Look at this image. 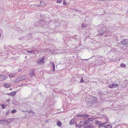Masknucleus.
Listing matches in <instances>:
<instances>
[{
  "label": "nucleus",
  "mask_w": 128,
  "mask_h": 128,
  "mask_svg": "<svg viewBox=\"0 0 128 128\" xmlns=\"http://www.w3.org/2000/svg\"><path fill=\"white\" fill-rule=\"evenodd\" d=\"M25 106V109L24 111H23V112H26L27 111V110L28 109V105L26 104H25L24 105Z\"/></svg>",
  "instance_id": "obj_10"
},
{
  "label": "nucleus",
  "mask_w": 128,
  "mask_h": 128,
  "mask_svg": "<svg viewBox=\"0 0 128 128\" xmlns=\"http://www.w3.org/2000/svg\"><path fill=\"white\" fill-rule=\"evenodd\" d=\"M64 2H63V4L64 5L65 4V2H64Z\"/></svg>",
  "instance_id": "obj_40"
},
{
  "label": "nucleus",
  "mask_w": 128,
  "mask_h": 128,
  "mask_svg": "<svg viewBox=\"0 0 128 128\" xmlns=\"http://www.w3.org/2000/svg\"><path fill=\"white\" fill-rule=\"evenodd\" d=\"M118 86V84H110L108 85V86L109 88H116Z\"/></svg>",
  "instance_id": "obj_4"
},
{
  "label": "nucleus",
  "mask_w": 128,
  "mask_h": 128,
  "mask_svg": "<svg viewBox=\"0 0 128 128\" xmlns=\"http://www.w3.org/2000/svg\"><path fill=\"white\" fill-rule=\"evenodd\" d=\"M20 78V80H24V79L25 78V76H21L20 77H19Z\"/></svg>",
  "instance_id": "obj_17"
},
{
  "label": "nucleus",
  "mask_w": 128,
  "mask_h": 128,
  "mask_svg": "<svg viewBox=\"0 0 128 128\" xmlns=\"http://www.w3.org/2000/svg\"><path fill=\"white\" fill-rule=\"evenodd\" d=\"M3 85L6 88H8L10 86V84L7 83L4 84Z\"/></svg>",
  "instance_id": "obj_11"
},
{
  "label": "nucleus",
  "mask_w": 128,
  "mask_h": 128,
  "mask_svg": "<svg viewBox=\"0 0 128 128\" xmlns=\"http://www.w3.org/2000/svg\"><path fill=\"white\" fill-rule=\"evenodd\" d=\"M101 122L98 121L96 120V124H99L100 123H101Z\"/></svg>",
  "instance_id": "obj_29"
},
{
  "label": "nucleus",
  "mask_w": 128,
  "mask_h": 128,
  "mask_svg": "<svg viewBox=\"0 0 128 128\" xmlns=\"http://www.w3.org/2000/svg\"><path fill=\"white\" fill-rule=\"evenodd\" d=\"M76 116L78 118L82 117V118H86L89 117V115L86 114H79L77 115Z\"/></svg>",
  "instance_id": "obj_5"
},
{
  "label": "nucleus",
  "mask_w": 128,
  "mask_h": 128,
  "mask_svg": "<svg viewBox=\"0 0 128 128\" xmlns=\"http://www.w3.org/2000/svg\"><path fill=\"white\" fill-rule=\"evenodd\" d=\"M57 124L59 126H60L62 125V123L58 121L57 122Z\"/></svg>",
  "instance_id": "obj_15"
},
{
  "label": "nucleus",
  "mask_w": 128,
  "mask_h": 128,
  "mask_svg": "<svg viewBox=\"0 0 128 128\" xmlns=\"http://www.w3.org/2000/svg\"><path fill=\"white\" fill-rule=\"evenodd\" d=\"M1 36V34H0V36Z\"/></svg>",
  "instance_id": "obj_44"
},
{
  "label": "nucleus",
  "mask_w": 128,
  "mask_h": 128,
  "mask_svg": "<svg viewBox=\"0 0 128 128\" xmlns=\"http://www.w3.org/2000/svg\"><path fill=\"white\" fill-rule=\"evenodd\" d=\"M104 128L106 127L107 128H111L112 127V126L110 125H108L106 126H104Z\"/></svg>",
  "instance_id": "obj_19"
},
{
  "label": "nucleus",
  "mask_w": 128,
  "mask_h": 128,
  "mask_svg": "<svg viewBox=\"0 0 128 128\" xmlns=\"http://www.w3.org/2000/svg\"><path fill=\"white\" fill-rule=\"evenodd\" d=\"M40 6V4L39 5V4H37V5H36V6L38 7H39Z\"/></svg>",
  "instance_id": "obj_39"
},
{
  "label": "nucleus",
  "mask_w": 128,
  "mask_h": 128,
  "mask_svg": "<svg viewBox=\"0 0 128 128\" xmlns=\"http://www.w3.org/2000/svg\"><path fill=\"white\" fill-rule=\"evenodd\" d=\"M84 81L82 77L81 78V80L80 81V82H82Z\"/></svg>",
  "instance_id": "obj_33"
},
{
  "label": "nucleus",
  "mask_w": 128,
  "mask_h": 128,
  "mask_svg": "<svg viewBox=\"0 0 128 128\" xmlns=\"http://www.w3.org/2000/svg\"><path fill=\"white\" fill-rule=\"evenodd\" d=\"M28 52H30L32 54H34L35 52L34 50H32L31 51H27Z\"/></svg>",
  "instance_id": "obj_16"
},
{
  "label": "nucleus",
  "mask_w": 128,
  "mask_h": 128,
  "mask_svg": "<svg viewBox=\"0 0 128 128\" xmlns=\"http://www.w3.org/2000/svg\"><path fill=\"white\" fill-rule=\"evenodd\" d=\"M51 64H52V66L53 68L52 71L54 72L55 70V67L54 62H51Z\"/></svg>",
  "instance_id": "obj_9"
},
{
  "label": "nucleus",
  "mask_w": 128,
  "mask_h": 128,
  "mask_svg": "<svg viewBox=\"0 0 128 128\" xmlns=\"http://www.w3.org/2000/svg\"><path fill=\"white\" fill-rule=\"evenodd\" d=\"M103 32L102 31L100 32V31H99L98 32V34H103Z\"/></svg>",
  "instance_id": "obj_30"
},
{
  "label": "nucleus",
  "mask_w": 128,
  "mask_h": 128,
  "mask_svg": "<svg viewBox=\"0 0 128 128\" xmlns=\"http://www.w3.org/2000/svg\"><path fill=\"white\" fill-rule=\"evenodd\" d=\"M86 128H93L94 127L93 126H86Z\"/></svg>",
  "instance_id": "obj_24"
},
{
  "label": "nucleus",
  "mask_w": 128,
  "mask_h": 128,
  "mask_svg": "<svg viewBox=\"0 0 128 128\" xmlns=\"http://www.w3.org/2000/svg\"><path fill=\"white\" fill-rule=\"evenodd\" d=\"M99 59L98 60V64L101 65L104 63L105 61V58L104 57L102 56L98 57Z\"/></svg>",
  "instance_id": "obj_1"
},
{
  "label": "nucleus",
  "mask_w": 128,
  "mask_h": 128,
  "mask_svg": "<svg viewBox=\"0 0 128 128\" xmlns=\"http://www.w3.org/2000/svg\"><path fill=\"white\" fill-rule=\"evenodd\" d=\"M16 112V110H12L11 111V112L13 114V113H15Z\"/></svg>",
  "instance_id": "obj_26"
},
{
  "label": "nucleus",
  "mask_w": 128,
  "mask_h": 128,
  "mask_svg": "<svg viewBox=\"0 0 128 128\" xmlns=\"http://www.w3.org/2000/svg\"><path fill=\"white\" fill-rule=\"evenodd\" d=\"M14 101H13V103H14Z\"/></svg>",
  "instance_id": "obj_47"
},
{
  "label": "nucleus",
  "mask_w": 128,
  "mask_h": 128,
  "mask_svg": "<svg viewBox=\"0 0 128 128\" xmlns=\"http://www.w3.org/2000/svg\"><path fill=\"white\" fill-rule=\"evenodd\" d=\"M40 6H44L46 5L45 2L43 1H41L40 2Z\"/></svg>",
  "instance_id": "obj_12"
},
{
  "label": "nucleus",
  "mask_w": 128,
  "mask_h": 128,
  "mask_svg": "<svg viewBox=\"0 0 128 128\" xmlns=\"http://www.w3.org/2000/svg\"><path fill=\"white\" fill-rule=\"evenodd\" d=\"M16 94V92H11V94L12 95V96H14L15 94Z\"/></svg>",
  "instance_id": "obj_21"
},
{
  "label": "nucleus",
  "mask_w": 128,
  "mask_h": 128,
  "mask_svg": "<svg viewBox=\"0 0 128 128\" xmlns=\"http://www.w3.org/2000/svg\"><path fill=\"white\" fill-rule=\"evenodd\" d=\"M100 97H101V95H100Z\"/></svg>",
  "instance_id": "obj_46"
},
{
  "label": "nucleus",
  "mask_w": 128,
  "mask_h": 128,
  "mask_svg": "<svg viewBox=\"0 0 128 128\" xmlns=\"http://www.w3.org/2000/svg\"><path fill=\"white\" fill-rule=\"evenodd\" d=\"M27 56L25 57V58H27Z\"/></svg>",
  "instance_id": "obj_43"
},
{
  "label": "nucleus",
  "mask_w": 128,
  "mask_h": 128,
  "mask_svg": "<svg viewBox=\"0 0 128 128\" xmlns=\"http://www.w3.org/2000/svg\"><path fill=\"white\" fill-rule=\"evenodd\" d=\"M118 43L121 45L124 46L127 45L128 44V40L124 39Z\"/></svg>",
  "instance_id": "obj_2"
},
{
  "label": "nucleus",
  "mask_w": 128,
  "mask_h": 128,
  "mask_svg": "<svg viewBox=\"0 0 128 128\" xmlns=\"http://www.w3.org/2000/svg\"><path fill=\"white\" fill-rule=\"evenodd\" d=\"M42 22V21H40V22H39L40 23V22Z\"/></svg>",
  "instance_id": "obj_41"
},
{
  "label": "nucleus",
  "mask_w": 128,
  "mask_h": 128,
  "mask_svg": "<svg viewBox=\"0 0 128 128\" xmlns=\"http://www.w3.org/2000/svg\"><path fill=\"white\" fill-rule=\"evenodd\" d=\"M128 14V11L127 12V14Z\"/></svg>",
  "instance_id": "obj_45"
},
{
  "label": "nucleus",
  "mask_w": 128,
  "mask_h": 128,
  "mask_svg": "<svg viewBox=\"0 0 128 128\" xmlns=\"http://www.w3.org/2000/svg\"><path fill=\"white\" fill-rule=\"evenodd\" d=\"M30 75L31 76V77L35 76L34 71L33 70H30Z\"/></svg>",
  "instance_id": "obj_8"
},
{
  "label": "nucleus",
  "mask_w": 128,
  "mask_h": 128,
  "mask_svg": "<svg viewBox=\"0 0 128 128\" xmlns=\"http://www.w3.org/2000/svg\"><path fill=\"white\" fill-rule=\"evenodd\" d=\"M81 27L82 28H86L87 27V25L85 23L82 24L81 25Z\"/></svg>",
  "instance_id": "obj_14"
},
{
  "label": "nucleus",
  "mask_w": 128,
  "mask_h": 128,
  "mask_svg": "<svg viewBox=\"0 0 128 128\" xmlns=\"http://www.w3.org/2000/svg\"><path fill=\"white\" fill-rule=\"evenodd\" d=\"M16 74L14 73V74H11L9 75V76L10 78H12Z\"/></svg>",
  "instance_id": "obj_18"
},
{
  "label": "nucleus",
  "mask_w": 128,
  "mask_h": 128,
  "mask_svg": "<svg viewBox=\"0 0 128 128\" xmlns=\"http://www.w3.org/2000/svg\"><path fill=\"white\" fill-rule=\"evenodd\" d=\"M125 65L123 63H122L120 64V66L122 67H124L125 66Z\"/></svg>",
  "instance_id": "obj_27"
},
{
  "label": "nucleus",
  "mask_w": 128,
  "mask_h": 128,
  "mask_svg": "<svg viewBox=\"0 0 128 128\" xmlns=\"http://www.w3.org/2000/svg\"><path fill=\"white\" fill-rule=\"evenodd\" d=\"M75 124L76 126L77 127H78L79 128H81V126L80 124H77V123L76 122H75Z\"/></svg>",
  "instance_id": "obj_23"
},
{
  "label": "nucleus",
  "mask_w": 128,
  "mask_h": 128,
  "mask_svg": "<svg viewBox=\"0 0 128 128\" xmlns=\"http://www.w3.org/2000/svg\"><path fill=\"white\" fill-rule=\"evenodd\" d=\"M0 106L2 108V109H4L7 106V105H6L5 106L4 104H0Z\"/></svg>",
  "instance_id": "obj_22"
},
{
  "label": "nucleus",
  "mask_w": 128,
  "mask_h": 128,
  "mask_svg": "<svg viewBox=\"0 0 128 128\" xmlns=\"http://www.w3.org/2000/svg\"><path fill=\"white\" fill-rule=\"evenodd\" d=\"M20 70H18V72H20Z\"/></svg>",
  "instance_id": "obj_42"
},
{
  "label": "nucleus",
  "mask_w": 128,
  "mask_h": 128,
  "mask_svg": "<svg viewBox=\"0 0 128 128\" xmlns=\"http://www.w3.org/2000/svg\"><path fill=\"white\" fill-rule=\"evenodd\" d=\"M7 78V77L4 75H0V80L3 81Z\"/></svg>",
  "instance_id": "obj_7"
},
{
  "label": "nucleus",
  "mask_w": 128,
  "mask_h": 128,
  "mask_svg": "<svg viewBox=\"0 0 128 128\" xmlns=\"http://www.w3.org/2000/svg\"><path fill=\"white\" fill-rule=\"evenodd\" d=\"M10 99H8L6 100V101L8 102H9L10 101Z\"/></svg>",
  "instance_id": "obj_37"
},
{
  "label": "nucleus",
  "mask_w": 128,
  "mask_h": 128,
  "mask_svg": "<svg viewBox=\"0 0 128 128\" xmlns=\"http://www.w3.org/2000/svg\"><path fill=\"white\" fill-rule=\"evenodd\" d=\"M89 103L90 104V105H91V104L90 103V102H88L87 103V105L88 106H89V105H88V104H89Z\"/></svg>",
  "instance_id": "obj_38"
},
{
  "label": "nucleus",
  "mask_w": 128,
  "mask_h": 128,
  "mask_svg": "<svg viewBox=\"0 0 128 128\" xmlns=\"http://www.w3.org/2000/svg\"><path fill=\"white\" fill-rule=\"evenodd\" d=\"M93 118H90L86 120L84 122L86 124L91 125L94 123V121L92 120Z\"/></svg>",
  "instance_id": "obj_3"
},
{
  "label": "nucleus",
  "mask_w": 128,
  "mask_h": 128,
  "mask_svg": "<svg viewBox=\"0 0 128 128\" xmlns=\"http://www.w3.org/2000/svg\"><path fill=\"white\" fill-rule=\"evenodd\" d=\"M22 80H20V77H19L16 80V81L17 82H20V81H21Z\"/></svg>",
  "instance_id": "obj_28"
},
{
  "label": "nucleus",
  "mask_w": 128,
  "mask_h": 128,
  "mask_svg": "<svg viewBox=\"0 0 128 128\" xmlns=\"http://www.w3.org/2000/svg\"><path fill=\"white\" fill-rule=\"evenodd\" d=\"M87 59H86V60H87Z\"/></svg>",
  "instance_id": "obj_48"
},
{
  "label": "nucleus",
  "mask_w": 128,
  "mask_h": 128,
  "mask_svg": "<svg viewBox=\"0 0 128 128\" xmlns=\"http://www.w3.org/2000/svg\"><path fill=\"white\" fill-rule=\"evenodd\" d=\"M107 122H104L103 123H102V124H103V125L104 126V125L106 124H107Z\"/></svg>",
  "instance_id": "obj_36"
},
{
  "label": "nucleus",
  "mask_w": 128,
  "mask_h": 128,
  "mask_svg": "<svg viewBox=\"0 0 128 128\" xmlns=\"http://www.w3.org/2000/svg\"><path fill=\"white\" fill-rule=\"evenodd\" d=\"M74 120H72L70 122V125L73 124L74 123Z\"/></svg>",
  "instance_id": "obj_20"
},
{
  "label": "nucleus",
  "mask_w": 128,
  "mask_h": 128,
  "mask_svg": "<svg viewBox=\"0 0 128 128\" xmlns=\"http://www.w3.org/2000/svg\"><path fill=\"white\" fill-rule=\"evenodd\" d=\"M44 56H43L42 58H40L39 60H38V64H44Z\"/></svg>",
  "instance_id": "obj_6"
},
{
  "label": "nucleus",
  "mask_w": 128,
  "mask_h": 128,
  "mask_svg": "<svg viewBox=\"0 0 128 128\" xmlns=\"http://www.w3.org/2000/svg\"><path fill=\"white\" fill-rule=\"evenodd\" d=\"M9 111H8L6 112V113L5 114L6 116L8 115L9 114Z\"/></svg>",
  "instance_id": "obj_34"
},
{
  "label": "nucleus",
  "mask_w": 128,
  "mask_h": 128,
  "mask_svg": "<svg viewBox=\"0 0 128 128\" xmlns=\"http://www.w3.org/2000/svg\"><path fill=\"white\" fill-rule=\"evenodd\" d=\"M98 94H102V95H105V94H102V92L100 91V90H98Z\"/></svg>",
  "instance_id": "obj_25"
},
{
  "label": "nucleus",
  "mask_w": 128,
  "mask_h": 128,
  "mask_svg": "<svg viewBox=\"0 0 128 128\" xmlns=\"http://www.w3.org/2000/svg\"><path fill=\"white\" fill-rule=\"evenodd\" d=\"M62 2V1L61 0H57L56 1L57 3H60Z\"/></svg>",
  "instance_id": "obj_32"
},
{
  "label": "nucleus",
  "mask_w": 128,
  "mask_h": 128,
  "mask_svg": "<svg viewBox=\"0 0 128 128\" xmlns=\"http://www.w3.org/2000/svg\"><path fill=\"white\" fill-rule=\"evenodd\" d=\"M6 95L12 96L11 92H10V93H7Z\"/></svg>",
  "instance_id": "obj_35"
},
{
  "label": "nucleus",
  "mask_w": 128,
  "mask_h": 128,
  "mask_svg": "<svg viewBox=\"0 0 128 128\" xmlns=\"http://www.w3.org/2000/svg\"><path fill=\"white\" fill-rule=\"evenodd\" d=\"M80 124L82 126H83L84 125H86V124L84 123V120L81 121L80 123Z\"/></svg>",
  "instance_id": "obj_13"
},
{
  "label": "nucleus",
  "mask_w": 128,
  "mask_h": 128,
  "mask_svg": "<svg viewBox=\"0 0 128 128\" xmlns=\"http://www.w3.org/2000/svg\"><path fill=\"white\" fill-rule=\"evenodd\" d=\"M104 125H103L102 123L100 124L98 126V128H100L102 126H103Z\"/></svg>",
  "instance_id": "obj_31"
}]
</instances>
